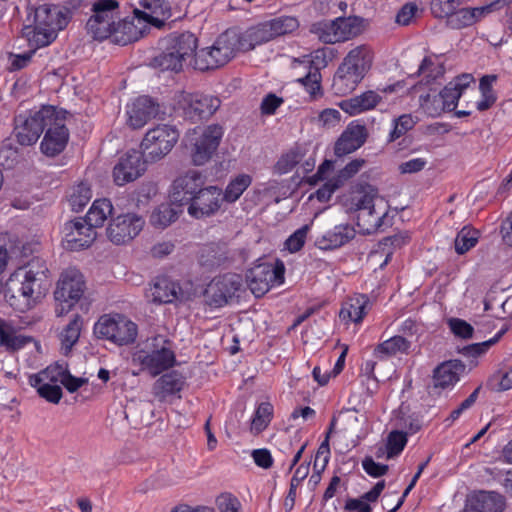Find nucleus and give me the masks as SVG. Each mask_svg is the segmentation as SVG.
Returning <instances> with one entry per match:
<instances>
[{
  "instance_id": "nucleus-37",
  "label": "nucleus",
  "mask_w": 512,
  "mask_h": 512,
  "mask_svg": "<svg viewBox=\"0 0 512 512\" xmlns=\"http://www.w3.org/2000/svg\"><path fill=\"white\" fill-rule=\"evenodd\" d=\"M412 343L405 337L396 335L381 343L374 348V356L378 359L393 357L398 354H409Z\"/></svg>"
},
{
  "instance_id": "nucleus-1",
  "label": "nucleus",
  "mask_w": 512,
  "mask_h": 512,
  "mask_svg": "<svg viewBox=\"0 0 512 512\" xmlns=\"http://www.w3.org/2000/svg\"><path fill=\"white\" fill-rule=\"evenodd\" d=\"M373 63V51L368 45L351 49L339 65L332 82L336 95H346L356 89Z\"/></svg>"
},
{
  "instance_id": "nucleus-58",
  "label": "nucleus",
  "mask_w": 512,
  "mask_h": 512,
  "mask_svg": "<svg viewBox=\"0 0 512 512\" xmlns=\"http://www.w3.org/2000/svg\"><path fill=\"white\" fill-rule=\"evenodd\" d=\"M406 239L407 237L403 235L395 234L392 236L385 237L379 242V247L383 250V252L386 251L385 260L380 265L381 268L387 265V263L390 261L393 253L391 249L400 248L402 245L406 243Z\"/></svg>"
},
{
  "instance_id": "nucleus-13",
  "label": "nucleus",
  "mask_w": 512,
  "mask_h": 512,
  "mask_svg": "<svg viewBox=\"0 0 512 512\" xmlns=\"http://www.w3.org/2000/svg\"><path fill=\"white\" fill-rule=\"evenodd\" d=\"M377 196V190L369 187L353 193L350 197L351 211L357 212V225L366 233H371L382 225L384 216L376 213L374 199Z\"/></svg>"
},
{
  "instance_id": "nucleus-62",
  "label": "nucleus",
  "mask_w": 512,
  "mask_h": 512,
  "mask_svg": "<svg viewBox=\"0 0 512 512\" xmlns=\"http://www.w3.org/2000/svg\"><path fill=\"white\" fill-rule=\"evenodd\" d=\"M330 459V448L328 438H326L318 447L315 455L313 469L315 472H323Z\"/></svg>"
},
{
  "instance_id": "nucleus-55",
  "label": "nucleus",
  "mask_w": 512,
  "mask_h": 512,
  "mask_svg": "<svg viewBox=\"0 0 512 512\" xmlns=\"http://www.w3.org/2000/svg\"><path fill=\"white\" fill-rule=\"evenodd\" d=\"M407 443L406 433L402 431H392L388 435L386 444L387 458L391 459L398 456L405 448Z\"/></svg>"
},
{
  "instance_id": "nucleus-21",
  "label": "nucleus",
  "mask_w": 512,
  "mask_h": 512,
  "mask_svg": "<svg viewBox=\"0 0 512 512\" xmlns=\"http://www.w3.org/2000/svg\"><path fill=\"white\" fill-rule=\"evenodd\" d=\"M64 247L67 250L79 251L91 246L97 233L83 218H78L64 225Z\"/></svg>"
},
{
  "instance_id": "nucleus-35",
  "label": "nucleus",
  "mask_w": 512,
  "mask_h": 512,
  "mask_svg": "<svg viewBox=\"0 0 512 512\" xmlns=\"http://www.w3.org/2000/svg\"><path fill=\"white\" fill-rule=\"evenodd\" d=\"M239 39L242 44V51L245 52L254 49L258 45L271 41L274 39V36L272 35L269 22L265 21L240 33Z\"/></svg>"
},
{
  "instance_id": "nucleus-17",
  "label": "nucleus",
  "mask_w": 512,
  "mask_h": 512,
  "mask_svg": "<svg viewBox=\"0 0 512 512\" xmlns=\"http://www.w3.org/2000/svg\"><path fill=\"white\" fill-rule=\"evenodd\" d=\"M206 183V177L198 170H189L177 177L170 188L169 199L177 207L188 206Z\"/></svg>"
},
{
  "instance_id": "nucleus-14",
  "label": "nucleus",
  "mask_w": 512,
  "mask_h": 512,
  "mask_svg": "<svg viewBox=\"0 0 512 512\" xmlns=\"http://www.w3.org/2000/svg\"><path fill=\"white\" fill-rule=\"evenodd\" d=\"M220 99L201 93L181 92L177 96V108L185 118L202 120L213 115L220 107Z\"/></svg>"
},
{
  "instance_id": "nucleus-9",
  "label": "nucleus",
  "mask_w": 512,
  "mask_h": 512,
  "mask_svg": "<svg viewBox=\"0 0 512 512\" xmlns=\"http://www.w3.org/2000/svg\"><path fill=\"white\" fill-rule=\"evenodd\" d=\"M56 120V107L43 106L29 114H19L15 117L14 133L21 145H32L37 142L46 126Z\"/></svg>"
},
{
  "instance_id": "nucleus-40",
  "label": "nucleus",
  "mask_w": 512,
  "mask_h": 512,
  "mask_svg": "<svg viewBox=\"0 0 512 512\" xmlns=\"http://www.w3.org/2000/svg\"><path fill=\"white\" fill-rule=\"evenodd\" d=\"M113 205L107 198L96 199L90 209L88 210L85 218H83L94 229L102 227L109 216L113 213Z\"/></svg>"
},
{
  "instance_id": "nucleus-27",
  "label": "nucleus",
  "mask_w": 512,
  "mask_h": 512,
  "mask_svg": "<svg viewBox=\"0 0 512 512\" xmlns=\"http://www.w3.org/2000/svg\"><path fill=\"white\" fill-rule=\"evenodd\" d=\"M183 292L180 285L167 276H158L150 287V297L155 304H168L179 300Z\"/></svg>"
},
{
  "instance_id": "nucleus-36",
  "label": "nucleus",
  "mask_w": 512,
  "mask_h": 512,
  "mask_svg": "<svg viewBox=\"0 0 512 512\" xmlns=\"http://www.w3.org/2000/svg\"><path fill=\"white\" fill-rule=\"evenodd\" d=\"M184 380L178 371H170L160 376L153 386V393L159 399H165L182 390Z\"/></svg>"
},
{
  "instance_id": "nucleus-25",
  "label": "nucleus",
  "mask_w": 512,
  "mask_h": 512,
  "mask_svg": "<svg viewBox=\"0 0 512 512\" xmlns=\"http://www.w3.org/2000/svg\"><path fill=\"white\" fill-rule=\"evenodd\" d=\"M158 104L149 96H139L126 107L127 123L133 129L142 128L150 119L156 117Z\"/></svg>"
},
{
  "instance_id": "nucleus-50",
  "label": "nucleus",
  "mask_w": 512,
  "mask_h": 512,
  "mask_svg": "<svg viewBox=\"0 0 512 512\" xmlns=\"http://www.w3.org/2000/svg\"><path fill=\"white\" fill-rule=\"evenodd\" d=\"M420 106L430 117H438L446 112L440 93L429 92L420 96Z\"/></svg>"
},
{
  "instance_id": "nucleus-53",
  "label": "nucleus",
  "mask_w": 512,
  "mask_h": 512,
  "mask_svg": "<svg viewBox=\"0 0 512 512\" xmlns=\"http://www.w3.org/2000/svg\"><path fill=\"white\" fill-rule=\"evenodd\" d=\"M274 38L292 33L299 27L297 18L292 16H280L268 21Z\"/></svg>"
},
{
  "instance_id": "nucleus-31",
  "label": "nucleus",
  "mask_w": 512,
  "mask_h": 512,
  "mask_svg": "<svg viewBox=\"0 0 512 512\" xmlns=\"http://www.w3.org/2000/svg\"><path fill=\"white\" fill-rule=\"evenodd\" d=\"M474 83L472 74H461L451 80L439 93L446 111H454L462 94Z\"/></svg>"
},
{
  "instance_id": "nucleus-4",
  "label": "nucleus",
  "mask_w": 512,
  "mask_h": 512,
  "mask_svg": "<svg viewBox=\"0 0 512 512\" xmlns=\"http://www.w3.org/2000/svg\"><path fill=\"white\" fill-rule=\"evenodd\" d=\"M336 163L321 162L314 174L304 177L305 183L310 186L322 183L311 196L315 197L319 202L329 201L336 190L359 172L364 162H348L343 168H337Z\"/></svg>"
},
{
  "instance_id": "nucleus-10",
  "label": "nucleus",
  "mask_w": 512,
  "mask_h": 512,
  "mask_svg": "<svg viewBox=\"0 0 512 512\" xmlns=\"http://www.w3.org/2000/svg\"><path fill=\"white\" fill-rule=\"evenodd\" d=\"M285 266L277 259L275 262H258L246 272V282L256 297L266 294L272 287L284 283Z\"/></svg>"
},
{
  "instance_id": "nucleus-34",
  "label": "nucleus",
  "mask_w": 512,
  "mask_h": 512,
  "mask_svg": "<svg viewBox=\"0 0 512 512\" xmlns=\"http://www.w3.org/2000/svg\"><path fill=\"white\" fill-rule=\"evenodd\" d=\"M381 100V96L375 91L368 90L362 94L343 100L339 107L351 116L373 109Z\"/></svg>"
},
{
  "instance_id": "nucleus-60",
  "label": "nucleus",
  "mask_w": 512,
  "mask_h": 512,
  "mask_svg": "<svg viewBox=\"0 0 512 512\" xmlns=\"http://www.w3.org/2000/svg\"><path fill=\"white\" fill-rule=\"evenodd\" d=\"M415 120L412 115L404 114L394 121V127L389 135V140L394 141L405 134L408 130L412 129L415 125Z\"/></svg>"
},
{
  "instance_id": "nucleus-61",
  "label": "nucleus",
  "mask_w": 512,
  "mask_h": 512,
  "mask_svg": "<svg viewBox=\"0 0 512 512\" xmlns=\"http://www.w3.org/2000/svg\"><path fill=\"white\" fill-rule=\"evenodd\" d=\"M459 3L457 0H437L432 4V11L436 17L447 18L456 11Z\"/></svg>"
},
{
  "instance_id": "nucleus-16",
  "label": "nucleus",
  "mask_w": 512,
  "mask_h": 512,
  "mask_svg": "<svg viewBox=\"0 0 512 512\" xmlns=\"http://www.w3.org/2000/svg\"><path fill=\"white\" fill-rule=\"evenodd\" d=\"M223 128L212 124L207 126L199 134L197 129L189 131L183 142L185 146H193V156L199 160H209L217 150L223 136Z\"/></svg>"
},
{
  "instance_id": "nucleus-11",
  "label": "nucleus",
  "mask_w": 512,
  "mask_h": 512,
  "mask_svg": "<svg viewBox=\"0 0 512 512\" xmlns=\"http://www.w3.org/2000/svg\"><path fill=\"white\" fill-rule=\"evenodd\" d=\"M85 281L81 272L75 268H68L60 276L54 292L57 316L67 313L82 297Z\"/></svg>"
},
{
  "instance_id": "nucleus-39",
  "label": "nucleus",
  "mask_w": 512,
  "mask_h": 512,
  "mask_svg": "<svg viewBox=\"0 0 512 512\" xmlns=\"http://www.w3.org/2000/svg\"><path fill=\"white\" fill-rule=\"evenodd\" d=\"M253 178L250 174L239 173L230 178L226 188L222 191L223 202L235 203L252 184Z\"/></svg>"
},
{
  "instance_id": "nucleus-45",
  "label": "nucleus",
  "mask_w": 512,
  "mask_h": 512,
  "mask_svg": "<svg viewBox=\"0 0 512 512\" xmlns=\"http://www.w3.org/2000/svg\"><path fill=\"white\" fill-rule=\"evenodd\" d=\"M42 374L30 377V384L37 389L38 394L48 402L57 404L62 398V389L59 385L42 383Z\"/></svg>"
},
{
  "instance_id": "nucleus-22",
  "label": "nucleus",
  "mask_w": 512,
  "mask_h": 512,
  "mask_svg": "<svg viewBox=\"0 0 512 512\" xmlns=\"http://www.w3.org/2000/svg\"><path fill=\"white\" fill-rule=\"evenodd\" d=\"M242 288L241 277L237 274H224L216 277L207 292L210 294L211 304L222 307L234 297H239Z\"/></svg>"
},
{
  "instance_id": "nucleus-63",
  "label": "nucleus",
  "mask_w": 512,
  "mask_h": 512,
  "mask_svg": "<svg viewBox=\"0 0 512 512\" xmlns=\"http://www.w3.org/2000/svg\"><path fill=\"white\" fill-rule=\"evenodd\" d=\"M341 121V113L334 108H327L320 112L317 118L318 125L323 128H334Z\"/></svg>"
},
{
  "instance_id": "nucleus-42",
  "label": "nucleus",
  "mask_w": 512,
  "mask_h": 512,
  "mask_svg": "<svg viewBox=\"0 0 512 512\" xmlns=\"http://www.w3.org/2000/svg\"><path fill=\"white\" fill-rule=\"evenodd\" d=\"M334 56L335 54L332 48L322 47L314 50L310 54L303 55L302 57L295 59L294 62L308 65L309 70H317L320 72L322 68H325L328 63L332 61Z\"/></svg>"
},
{
  "instance_id": "nucleus-54",
  "label": "nucleus",
  "mask_w": 512,
  "mask_h": 512,
  "mask_svg": "<svg viewBox=\"0 0 512 512\" xmlns=\"http://www.w3.org/2000/svg\"><path fill=\"white\" fill-rule=\"evenodd\" d=\"M297 81L304 86L311 98L317 99L322 96L321 74L317 70H309L304 77L299 78Z\"/></svg>"
},
{
  "instance_id": "nucleus-48",
  "label": "nucleus",
  "mask_w": 512,
  "mask_h": 512,
  "mask_svg": "<svg viewBox=\"0 0 512 512\" xmlns=\"http://www.w3.org/2000/svg\"><path fill=\"white\" fill-rule=\"evenodd\" d=\"M480 233L477 229L470 226H464L455 238V251L463 255L472 249L479 240Z\"/></svg>"
},
{
  "instance_id": "nucleus-56",
  "label": "nucleus",
  "mask_w": 512,
  "mask_h": 512,
  "mask_svg": "<svg viewBox=\"0 0 512 512\" xmlns=\"http://www.w3.org/2000/svg\"><path fill=\"white\" fill-rule=\"evenodd\" d=\"M448 327L452 334L459 339L469 340L473 338L474 327L461 318H450L447 321Z\"/></svg>"
},
{
  "instance_id": "nucleus-5",
  "label": "nucleus",
  "mask_w": 512,
  "mask_h": 512,
  "mask_svg": "<svg viewBox=\"0 0 512 512\" xmlns=\"http://www.w3.org/2000/svg\"><path fill=\"white\" fill-rule=\"evenodd\" d=\"M198 40L189 32L173 34L162 40L163 51L153 59V65L162 70L178 72L184 65L194 68Z\"/></svg>"
},
{
  "instance_id": "nucleus-3",
  "label": "nucleus",
  "mask_w": 512,
  "mask_h": 512,
  "mask_svg": "<svg viewBox=\"0 0 512 512\" xmlns=\"http://www.w3.org/2000/svg\"><path fill=\"white\" fill-rule=\"evenodd\" d=\"M180 132L175 125L158 124L145 133L140 150L128 149L119 160H161L178 142Z\"/></svg>"
},
{
  "instance_id": "nucleus-24",
  "label": "nucleus",
  "mask_w": 512,
  "mask_h": 512,
  "mask_svg": "<svg viewBox=\"0 0 512 512\" xmlns=\"http://www.w3.org/2000/svg\"><path fill=\"white\" fill-rule=\"evenodd\" d=\"M368 137L367 128L358 120L350 122L335 143L337 157H344L359 149Z\"/></svg>"
},
{
  "instance_id": "nucleus-7",
  "label": "nucleus",
  "mask_w": 512,
  "mask_h": 512,
  "mask_svg": "<svg viewBox=\"0 0 512 512\" xmlns=\"http://www.w3.org/2000/svg\"><path fill=\"white\" fill-rule=\"evenodd\" d=\"M94 334L118 346H127L135 342L138 327L122 314H105L94 324Z\"/></svg>"
},
{
  "instance_id": "nucleus-49",
  "label": "nucleus",
  "mask_w": 512,
  "mask_h": 512,
  "mask_svg": "<svg viewBox=\"0 0 512 512\" xmlns=\"http://www.w3.org/2000/svg\"><path fill=\"white\" fill-rule=\"evenodd\" d=\"M92 192L89 185L79 183L74 186L68 196V204L74 212L81 211L91 200Z\"/></svg>"
},
{
  "instance_id": "nucleus-6",
  "label": "nucleus",
  "mask_w": 512,
  "mask_h": 512,
  "mask_svg": "<svg viewBox=\"0 0 512 512\" xmlns=\"http://www.w3.org/2000/svg\"><path fill=\"white\" fill-rule=\"evenodd\" d=\"M238 52H243L239 33L226 31L216 39L211 47L195 51L194 69L206 71L221 67Z\"/></svg>"
},
{
  "instance_id": "nucleus-32",
  "label": "nucleus",
  "mask_w": 512,
  "mask_h": 512,
  "mask_svg": "<svg viewBox=\"0 0 512 512\" xmlns=\"http://www.w3.org/2000/svg\"><path fill=\"white\" fill-rule=\"evenodd\" d=\"M369 304L370 301L366 295L357 294L342 304L339 318L346 324L361 323L368 312Z\"/></svg>"
},
{
  "instance_id": "nucleus-30",
  "label": "nucleus",
  "mask_w": 512,
  "mask_h": 512,
  "mask_svg": "<svg viewBox=\"0 0 512 512\" xmlns=\"http://www.w3.org/2000/svg\"><path fill=\"white\" fill-rule=\"evenodd\" d=\"M465 369L466 365L458 359L441 363L433 373L434 387L445 389L454 386L460 380Z\"/></svg>"
},
{
  "instance_id": "nucleus-44",
  "label": "nucleus",
  "mask_w": 512,
  "mask_h": 512,
  "mask_svg": "<svg viewBox=\"0 0 512 512\" xmlns=\"http://www.w3.org/2000/svg\"><path fill=\"white\" fill-rule=\"evenodd\" d=\"M497 81V76L494 74L484 75L480 79L479 90L481 99L476 102V107L479 111L489 109L496 102V94L493 91V85Z\"/></svg>"
},
{
  "instance_id": "nucleus-41",
  "label": "nucleus",
  "mask_w": 512,
  "mask_h": 512,
  "mask_svg": "<svg viewBox=\"0 0 512 512\" xmlns=\"http://www.w3.org/2000/svg\"><path fill=\"white\" fill-rule=\"evenodd\" d=\"M32 341V337L19 334L12 326L0 321V344L9 351H18Z\"/></svg>"
},
{
  "instance_id": "nucleus-28",
  "label": "nucleus",
  "mask_w": 512,
  "mask_h": 512,
  "mask_svg": "<svg viewBox=\"0 0 512 512\" xmlns=\"http://www.w3.org/2000/svg\"><path fill=\"white\" fill-rule=\"evenodd\" d=\"M143 10L134 9V13L147 20L151 27L161 28L170 16V6L166 0H140Z\"/></svg>"
},
{
  "instance_id": "nucleus-18",
  "label": "nucleus",
  "mask_w": 512,
  "mask_h": 512,
  "mask_svg": "<svg viewBox=\"0 0 512 512\" xmlns=\"http://www.w3.org/2000/svg\"><path fill=\"white\" fill-rule=\"evenodd\" d=\"M222 202L221 188L204 185L189 203L187 212L194 219L208 218L219 211Z\"/></svg>"
},
{
  "instance_id": "nucleus-57",
  "label": "nucleus",
  "mask_w": 512,
  "mask_h": 512,
  "mask_svg": "<svg viewBox=\"0 0 512 512\" xmlns=\"http://www.w3.org/2000/svg\"><path fill=\"white\" fill-rule=\"evenodd\" d=\"M309 230V225H303L297 229L286 239L285 248L291 253L300 251L305 244Z\"/></svg>"
},
{
  "instance_id": "nucleus-59",
  "label": "nucleus",
  "mask_w": 512,
  "mask_h": 512,
  "mask_svg": "<svg viewBox=\"0 0 512 512\" xmlns=\"http://www.w3.org/2000/svg\"><path fill=\"white\" fill-rule=\"evenodd\" d=\"M215 503L220 512H239L241 509L239 499L230 492H223L218 495Z\"/></svg>"
},
{
  "instance_id": "nucleus-26",
  "label": "nucleus",
  "mask_w": 512,
  "mask_h": 512,
  "mask_svg": "<svg viewBox=\"0 0 512 512\" xmlns=\"http://www.w3.org/2000/svg\"><path fill=\"white\" fill-rule=\"evenodd\" d=\"M505 499L496 492L479 491L468 496L465 512H502Z\"/></svg>"
},
{
  "instance_id": "nucleus-15",
  "label": "nucleus",
  "mask_w": 512,
  "mask_h": 512,
  "mask_svg": "<svg viewBox=\"0 0 512 512\" xmlns=\"http://www.w3.org/2000/svg\"><path fill=\"white\" fill-rule=\"evenodd\" d=\"M145 219L136 213L128 212L112 217L106 236L115 245H125L136 238L143 230Z\"/></svg>"
},
{
  "instance_id": "nucleus-38",
  "label": "nucleus",
  "mask_w": 512,
  "mask_h": 512,
  "mask_svg": "<svg viewBox=\"0 0 512 512\" xmlns=\"http://www.w3.org/2000/svg\"><path fill=\"white\" fill-rule=\"evenodd\" d=\"M147 162H117L113 169L114 182L123 186L139 178L147 169Z\"/></svg>"
},
{
  "instance_id": "nucleus-33",
  "label": "nucleus",
  "mask_w": 512,
  "mask_h": 512,
  "mask_svg": "<svg viewBox=\"0 0 512 512\" xmlns=\"http://www.w3.org/2000/svg\"><path fill=\"white\" fill-rule=\"evenodd\" d=\"M492 11V5H486L475 8L456 9L447 20V25L452 29H462L469 27Z\"/></svg>"
},
{
  "instance_id": "nucleus-51",
  "label": "nucleus",
  "mask_w": 512,
  "mask_h": 512,
  "mask_svg": "<svg viewBox=\"0 0 512 512\" xmlns=\"http://www.w3.org/2000/svg\"><path fill=\"white\" fill-rule=\"evenodd\" d=\"M82 326V318L80 315H74L73 319L66 325L61 333V342L63 348L69 351L78 341Z\"/></svg>"
},
{
  "instance_id": "nucleus-2",
  "label": "nucleus",
  "mask_w": 512,
  "mask_h": 512,
  "mask_svg": "<svg viewBox=\"0 0 512 512\" xmlns=\"http://www.w3.org/2000/svg\"><path fill=\"white\" fill-rule=\"evenodd\" d=\"M68 21L66 9L55 5H40L34 13V24L25 26L23 35L32 47L41 48L52 43Z\"/></svg>"
},
{
  "instance_id": "nucleus-19",
  "label": "nucleus",
  "mask_w": 512,
  "mask_h": 512,
  "mask_svg": "<svg viewBox=\"0 0 512 512\" xmlns=\"http://www.w3.org/2000/svg\"><path fill=\"white\" fill-rule=\"evenodd\" d=\"M361 30V18L339 17L333 21L323 23L319 37L325 43L344 42L360 34Z\"/></svg>"
},
{
  "instance_id": "nucleus-8",
  "label": "nucleus",
  "mask_w": 512,
  "mask_h": 512,
  "mask_svg": "<svg viewBox=\"0 0 512 512\" xmlns=\"http://www.w3.org/2000/svg\"><path fill=\"white\" fill-rule=\"evenodd\" d=\"M170 344L169 339L157 335L148 344L151 350L137 351L134 354V360L141 365L142 369L147 370L152 377H156L176 364V355Z\"/></svg>"
},
{
  "instance_id": "nucleus-12",
  "label": "nucleus",
  "mask_w": 512,
  "mask_h": 512,
  "mask_svg": "<svg viewBox=\"0 0 512 512\" xmlns=\"http://www.w3.org/2000/svg\"><path fill=\"white\" fill-rule=\"evenodd\" d=\"M119 0H96L92 6L93 14L87 21V30L94 39L112 38L119 17Z\"/></svg>"
},
{
  "instance_id": "nucleus-23",
  "label": "nucleus",
  "mask_w": 512,
  "mask_h": 512,
  "mask_svg": "<svg viewBox=\"0 0 512 512\" xmlns=\"http://www.w3.org/2000/svg\"><path fill=\"white\" fill-rule=\"evenodd\" d=\"M150 29L147 20L134 13L132 18H125L116 23L111 41L125 46L139 40Z\"/></svg>"
},
{
  "instance_id": "nucleus-52",
  "label": "nucleus",
  "mask_w": 512,
  "mask_h": 512,
  "mask_svg": "<svg viewBox=\"0 0 512 512\" xmlns=\"http://www.w3.org/2000/svg\"><path fill=\"white\" fill-rule=\"evenodd\" d=\"M198 261L201 266L212 270L221 265L223 261L222 254L215 244H208L201 248Z\"/></svg>"
},
{
  "instance_id": "nucleus-20",
  "label": "nucleus",
  "mask_w": 512,
  "mask_h": 512,
  "mask_svg": "<svg viewBox=\"0 0 512 512\" xmlns=\"http://www.w3.org/2000/svg\"><path fill=\"white\" fill-rule=\"evenodd\" d=\"M65 111L56 109V120L46 126L47 130L41 142V151L47 157H55L66 147L69 132L65 125Z\"/></svg>"
},
{
  "instance_id": "nucleus-47",
  "label": "nucleus",
  "mask_w": 512,
  "mask_h": 512,
  "mask_svg": "<svg viewBox=\"0 0 512 512\" xmlns=\"http://www.w3.org/2000/svg\"><path fill=\"white\" fill-rule=\"evenodd\" d=\"M444 73L445 68L443 64L431 56L425 57L418 68V74L423 77L426 84H431L441 78Z\"/></svg>"
},
{
  "instance_id": "nucleus-29",
  "label": "nucleus",
  "mask_w": 512,
  "mask_h": 512,
  "mask_svg": "<svg viewBox=\"0 0 512 512\" xmlns=\"http://www.w3.org/2000/svg\"><path fill=\"white\" fill-rule=\"evenodd\" d=\"M355 237V229L349 224L334 226L315 240V246L321 250H333L347 244Z\"/></svg>"
},
{
  "instance_id": "nucleus-43",
  "label": "nucleus",
  "mask_w": 512,
  "mask_h": 512,
  "mask_svg": "<svg viewBox=\"0 0 512 512\" xmlns=\"http://www.w3.org/2000/svg\"><path fill=\"white\" fill-rule=\"evenodd\" d=\"M274 408L269 402H261L255 409L251 419L250 430L254 435L263 432L273 418Z\"/></svg>"
},
{
  "instance_id": "nucleus-46",
  "label": "nucleus",
  "mask_w": 512,
  "mask_h": 512,
  "mask_svg": "<svg viewBox=\"0 0 512 512\" xmlns=\"http://www.w3.org/2000/svg\"><path fill=\"white\" fill-rule=\"evenodd\" d=\"M172 204L159 205L150 216V223L155 228L164 229L177 220L181 211L176 210Z\"/></svg>"
},
{
  "instance_id": "nucleus-64",
  "label": "nucleus",
  "mask_w": 512,
  "mask_h": 512,
  "mask_svg": "<svg viewBox=\"0 0 512 512\" xmlns=\"http://www.w3.org/2000/svg\"><path fill=\"white\" fill-rule=\"evenodd\" d=\"M362 468L369 476L374 478L385 475L389 470L388 465L378 463L370 456H367L362 460Z\"/></svg>"
}]
</instances>
